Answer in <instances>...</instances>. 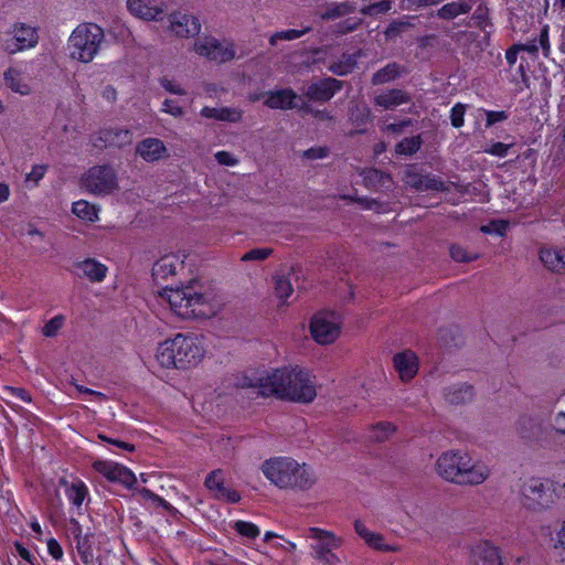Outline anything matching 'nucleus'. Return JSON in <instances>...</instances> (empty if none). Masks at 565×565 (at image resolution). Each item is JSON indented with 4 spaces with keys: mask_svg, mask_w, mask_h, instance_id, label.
<instances>
[{
    "mask_svg": "<svg viewBox=\"0 0 565 565\" xmlns=\"http://www.w3.org/2000/svg\"><path fill=\"white\" fill-rule=\"evenodd\" d=\"M242 387L258 388L262 396H276L296 403H311L316 396L313 377L305 369L284 366L257 377L244 376Z\"/></svg>",
    "mask_w": 565,
    "mask_h": 565,
    "instance_id": "nucleus-1",
    "label": "nucleus"
},
{
    "mask_svg": "<svg viewBox=\"0 0 565 565\" xmlns=\"http://www.w3.org/2000/svg\"><path fill=\"white\" fill-rule=\"evenodd\" d=\"M436 473L444 480L459 486H479L490 477V468L482 461H475L461 450L443 452L435 463Z\"/></svg>",
    "mask_w": 565,
    "mask_h": 565,
    "instance_id": "nucleus-2",
    "label": "nucleus"
},
{
    "mask_svg": "<svg viewBox=\"0 0 565 565\" xmlns=\"http://www.w3.org/2000/svg\"><path fill=\"white\" fill-rule=\"evenodd\" d=\"M262 472L280 489L308 490L316 483V476L306 463L290 457H274L265 460Z\"/></svg>",
    "mask_w": 565,
    "mask_h": 565,
    "instance_id": "nucleus-3",
    "label": "nucleus"
},
{
    "mask_svg": "<svg viewBox=\"0 0 565 565\" xmlns=\"http://www.w3.org/2000/svg\"><path fill=\"white\" fill-rule=\"evenodd\" d=\"M204 355V349L196 335L178 333L159 344L157 360L161 366L188 369L196 365Z\"/></svg>",
    "mask_w": 565,
    "mask_h": 565,
    "instance_id": "nucleus-4",
    "label": "nucleus"
},
{
    "mask_svg": "<svg viewBox=\"0 0 565 565\" xmlns=\"http://www.w3.org/2000/svg\"><path fill=\"white\" fill-rule=\"evenodd\" d=\"M106 43L104 29L93 22L79 23L67 40L68 56L73 61L88 64L99 54Z\"/></svg>",
    "mask_w": 565,
    "mask_h": 565,
    "instance_id": "nucleus-5",
    "label": "nucleus"
},
{
    "mask_svg": "<svg viewBox=\"0 0 565 565\" xmlns=\"http://www.w3.org/2000/svg\"><path fill=\"white\" fill-rule=\"evenodd\" d=\"M161 297L169 302L171 310L183 319L204 315L201 307L207 302L206 296L198 291L194 285L164 288Z\"/></svg>",
    "mask_w": 565,
    "mask_h": 565,
    "instance_id": "nucleus-6",
    "label": "nucleus"
},
{
    "mask_svg": "<svg viewBox=\"0 0 565 565\" xmlns=\"http://www.w3.org/2000/svg\"><path fill=\"white\" fill-rule=\"evenodd\" d=\"M520 502L526 510L540 512L555 503V490L548 480L531 477L520 486Z\"/></svg>",
    "mask_w": 565,
    "mask_h": 565,
    "instance_id": "nucleus-7",
    "label": "nucleus"
},
{
    "mask_svg": "<svg viewBox=\"0 0 565 565\" xmlns=\"http://www.w3.org/2000/svg\"><path fill=\"white\" fill-rule=\"evenodd\" d=\"M308 536L315 541L311 544L312 556L323 565H339L340 558L333 553L339 548L342 540L334 533L319 527H309Z\"/></svg>",
    "mask_w": 565,
    "mask_h": 565,
    "instance_id": "nucleus-8",
    "label": "nucleus"
},
{
    "mask_svg": "<svg viewBox=\"0 0 565 565\" xmlns=\"http://www.w3.org/2000/svg\"><path fill=\"white\" fill-rule=\"evenodd\" d=\"M82 186L95 195H107L118 188V180L113 167L103 164L88 169L81 179Z\"/></svg>",
    "mask_w": 565,
    "mask_h": 565,
    "instance_id": "nucleus-9",
    "label": "nucleus"
},
{
    "mask_svg": "<svg viewBox=\"0 0 565 565\" xmlns=\"http://www.w3.org/2000/svg\"><path fill=\"white\" fill-rule=\"evenodd\" d=\"M312 338L319 344H329L340 334L339 316L334 312H320L313 316L310 322Z\"/></svg>",
    "mask_w": 565,
    "mask_h": 565,
    "instance_id": "nucleus-10",
    "label": "nucleus"
},
{
    "mask_svg": "<svg viewBox=\"0 0 565 565\" xmlns=\"http://www.w3.org/2000/svg\"><path fill=\"white\" fill-rule=\"evenodd\" d=\"M193 51L210 61L225 63L234 58L232 44L220 42L213 36L199 38L193 44Z\"/></svg>",
    "mask_w": 565,
    "mask_h": 565,
    "instance_id": "nucleus-11",
    "label": "nucleus"
},
{
    "mask_svg": "<svg viewBox=\"0 0 565 565\" xmlns=\"http://www.w3.org/2000/svg\"><path fill=\"white\" fill-rule=\"evenodd\" d=\"M10 34L12 39L3 41L2 47L9 54L34 47L39 42L38 30L26 23H14Z\"/></svg>",
    "mask_w": 565,
    "mask_h": 565,
    "instance_id": "nucleus-12",
    "label": "nucleus"
},
{
    "mask_svg": "<svg viewBox=\"0 0 565 565\" xmlns=\"http://www.w3.org/2000/svg\"><path fill=\"white\" fill-rule=\"evenodd\" d=\"M93 146L98 149L107 147L121 148L132 142V134L124 128L100 129L92 139Z\"/></svg>",
    "mask_w": 565,
    "mask_h": 565,
    "instance_id": "nucleus-13",
    "label": "nucleus"
},
{
    "mask_svg": "<svg viewBox=\"0 0 565 565\" xmlns=\"http://www.w3.org/2000/svg\"><path fill=\"white\" fill-rule=\"evenodd\" d=\"M94 469L107 478L131 488L136 482V476L128 468L111 461L97 460L93 463Z\"/></svg>",
    "mask_w": 565,
    "mask_h": 565,
    "instance_id": "nucleus-14",
    "label": "nucleus"
},
{
    "mask_svg": "<svg viewBox=\"0 0 565 565\" xmlns=\"http://www.w3.org/2000/svg\"><path fill=\"white\" fill-rule=\"evenodd\" d=\"M171 32L182 39L193 38L201 32L200 20L192 14L174 12L169 15Z\"/></svg>",
    "mask_w": 565,
    "mask_h": 565,
    "instance_id": "nucleus-15",
    "label": "nucleus"
},
{
    "mask_svg": "<svg viewBox=\"0 0 565 565\" xmlns=\"http://www.w3.org/2000/svg\"><path fill=\"white\" fill-rule=\"evenodd\" d=\"M404 182L416 191H449L450 188L440 178L431 174H422L414 170L405 172Z\"/></svg>",
    "mask_w": 565,
    "mask_h": 565,
    "instance_id": "nucleus-16",
    "label": "nucleus"
},
{
    "mask_svg": "<svg viewBox=\"0 0 565 565\" xmlns=\"http://www.w3.org/2000/svg\"><path fill=\"white\" fill-rule=\"evenodd\" d=\"M343 86V82L335 79L333 77H328L320 79L318 82L311 83L305 93V96L315 102H328L330 100L337 92H339Z\"/></svg>",
    "mask_w": 565,
    "mask_h": 565,
    "instance_id": "nucleus-17",
    "label": "nucleus"
},
{
    "mask_svg": "<svg viewBox=\"0 0 565 565\" xmlns=\"http://www.w3.org/2000/svg\"><path fill=\"white\" fill-rule=\"evenodd\" d=\"M205 487L213 492L218 500L236 503L241 500L237 491L225 487L223 471L217 469L207 475L204 481Z\"/></svg>",
    "mask_w": 565,
    "mask_h": 565,
    "instance_id": "nucleus-18",
    "label": "nucleus"
},
{
    "mask_svg": "<svg viewBox=\"0 0 565 565\" xmlns=\"http://www.w3.org/2000/svg\"><path fill=\"white\" fill-rule=\"evenodd\" d=\"M127 7L135 17L147 21L156 20L164 11L162 0H127Z\"/></svg>",
    "mask_w": 565,
    "mask_h": 565,
    "instance_id": "nucleus-19",
    "label": "nucleus"
},
{
    "mask_svg": "<svg viewBox=\"0 0 565 565\" xmlns=\"http://www.w3.org/2000/svg\"><path fill=\"white\" fill-rule=\"evenodd\" d=\"M75 274L85 277L92 282H100L107 274V267L94 258H86L74 263Z\"/></svg>",
    "mask_w": 565,
    "mask_h": 565,
    "instance_id": "nucleus-20",
    "label": "nucleus"
},
{
    "mask_svg": "<svg viewBox=\"0 0 565 565\" xmlns=\"http://www.w3.org/2000/svg\"><path fill=\"white\" fill-rule=\"evenodd\" d=\"M264 104L271 109L297 108V94L291 88H284L275 92H267Z\"/></svg>",
    "mask_w": 565,
    "mask_h": 565,
    "instance_id": "nucleus-21",
    "label": "nucleus"
},
{
    "mask_svg": "<svg viewBox=\"0 0 565 565\" xmlns=\"http://www.w3.org/2000/svg\"><path fill=\"white\" fill-rule=\"evenodd\" d=\"M475 565H502L498 548L489 542H479L471 548Z\"/></svg>",
    "mask_w": 565,
    "mask_h": 565,
    "instance_id": "nucleus-22",
    "label": "nucleus"
},
{
    "mask_svg": "<svg viewBox=\"0 0 565 565\" xmlns=\"http://www.w3.org/2000/svg\"><path fill=\"white\" fill-rule=\"evenodd\" d=\"M354 530L356 534L364 540V542L372 548L381 552H397L399 548L395 545H390L384 542V537L380 533L370 531L365 524L356 520L354 522Z\"/></svg>",
    "mask_w": 565,
    "mask_h": 565,
    "instance_id": "nucleus-23",
    "label": "nucleus"
},
{
    "mask_svg": "<svg viewBox=\"0 0 565 565\" xmlns=\"http://www.w3.org/2000/svg\"><path fill=\"white\" fill-rule=\"evenodd\" d=\"M184 260L177 254L162 256L152 267V276L156 279H167L182 268Z\"/></svg>",
    "mask_w": 565,
    "mask_h": 565,
    "instance_id": "nucleus-24",
    "label": "nucleus"
},
{
    "mask_svg": "<svg viewBox=\"0 0 565 565\" xmlns=\"http://www.w3.org/2000/svg\"><path fill=\"white\" fill-rule=\"evenodd\" d=\"M394 367L403 381H409L418 371L417 356L412 351H404L394 355Z\"/></svg>",
    "mask_w": 565,
    "mask_h": 565,
    "instance_id": "nucleus-25",
    "label": "nucleus"
},
{
    "mask_svg": "<svg viewBox=\"0 0 565 565\" xmlns=\"http://www.w3.org/2000/svg\"><path fill=\"white\" fill-rule=\"evenodd\" d=\"M200 115L204 118L236 124L243 118V110L237 107H203Z\"/></svg>",
    "mask_w": 565,
    "mask_h": 565,
    "instance_id": "nucleus-26",
    "label": "nucleus"
},
{
    "mask_svg": "<svg viewBox=\"0 0 565 565\" xmlns=\"http://www.w3.org/2000/svg\"><path fill=\"white\" fill-rule=\"evenodd\" d=\"M473 387L466 383L454 384L445 388V401L451 405H463L473 399Z\"/></svg>",
    "mask_w": 565,
    "mask_h": 565,
    "instance_id": "nucleus-27",
    "label": "nucleus"
},
{
    "mask_svg": "<svg viewBox=\"0 0 565 565\" xmlns=\"http://www.w3.org/2000/svg\"><path fill=\"white\" fill-rule=\"evenodd\" d=\"M136 151L143 160L153 162L162 158L166 147L160 139L147 138L137 145Z\"/></svg>",
    "mask_w": 565,
    "mask_h": 565,
    "instance_id": "nucleus-28",
    "label": "nucleus"
},
{
    "mask_svg": "<svg viewBox=\"0 0 565 565\" xmlns=\"http://www.w3.org/2000/svg\"><path fill=\"white\" fill-rule=\"evenodd\" d=\"M60 484L64 487L65 495L71 503L75 508L81 509L84 500L88 497V489L86 484L79 479H75L70 482L65 478L60 480Z\"/></svg>",
    "mask_w": 565,
    "mask_h": 565,
    "instance_id": "nucleus-29",
    "label": "nucleus"
},
{
    "mask_svg": "<svg viewBox=\"0 0 565 565\" xmlns=\"http://www.w3.org/2000/svg\"><path fill=\"white\" fill-rule=\"evenodd\" d=\"M411 102V96L397 88L390 89L374 97V105L384 109H394L399 105Z\"/></svg>",
    "mask_w": 565,
    "mask_h": 565,
    "instance_id": "nucleus-30",
    "label": "nucleus"
},
{
    "mask_svg": "<svg viewBox=\"0 0 565 565\" xmlns=\"http://www.w3.org/2000/svg\"><path fill=\"white\" fill-rule=\"evenodd\" d=\"M3 81L12 92L21 96L31 94V86L24 79L22 72L15 67H9L3 73Z\"/></svg>",
    "mask_w": 565,
    "mask_h": 565,
    "instance_id": "nucleus-31",
    "label": "nucleus"
},
{
    "mask_svg": "<svg viewBox=\"0 0 565 565\" xmlns=\"http://www.w3.org/2000/svg\"><path fill=\"white\" fill-rule=\"evenodd\" d=\"M404 73H407L405 66L396 62H392L375 72L372 75L371 82L373 85H383L398 78Z\"/></svg>",
    "mask_w": 565,
    "mask_h": 565,
    "instance_id": "nucleus-32",
    "label": "nucleus"
},
{
    "mask_svg": "<svg viewBox=\"0 0 565 565\" xmlns=\"http://www.w3.org/2000/svg\"><path fill=\"white\" fill-rule=\"evenodd\" d=\"M562 249L552 248V247H541L539 250V258L543 266L556 274H563V265H562Z\"/></svg>",
    "mask_w": 565,
    "mask_h": 565,
    "instance_id": "nucleus-33",
    "label": "nucleus"
},
{
    "mask_svg": "<svg viewBox=\"0 0 565 565\" xmlns=\"http://www.w3.org/2000/svg\"><path fill=\"white\" fill-rule=\"evenodd\" d=\"M93 534L87 532L84 536L73 541L79 558L84 565H96V558L92 548Z\"/></svg>",
    "mask_w": 565,
    "mask_h": 565,
    "instance_id": "nucleus-34",
    "label": "nucleus"
},
{
    "mask_svg": "<svg viewBox=\"0 0 565 565\" xmlns=\"http://www.w3.org/2000/svg\"><path fill=\"white\" fill-rule=\"evenodd\" d=\"M472 6L466 1H454L444 4L437 12V15L440 19L451 20L457 18L460 14L468 13L471 10Z\"/></svg>",
    "mask_w": 565,
    "mask_h": 565,
    "instance_id": "nucleus-35",
    "label": "nucleus"
},
{
    "mask_svg": "<svg viewBox=\"0 0 565 565\" xmlns=\"http://www.w3.org/2000/svg\"><path fill=\"white\" fill-rule=\"evenodd\" d=\"M72 212L79 218L85 221L97 220V209L95 205L89 204L87 201L81 200L73 203Z\"/></svg>",
    "mask_w": 565,
    "mask_h": 565,
    "instance_id": "nucleus-36",
    "label": "nucleus"
},
{
    "mask_svg": "<svg viewBox=\"0 0 565 565\" xmlns=\"http://www.w3.org/2000/svg\"><path fill=\"white\" fill-rule=\"evenodd\" d=\"M275 294L277 298L286 301V299L292 294L294 288L290 280L284 275L274 276Z\"/></svg>",
    "mask_w": 565,
    "mask_h": 565,
    "instance_id": "nucleus-37",
    "label": "nucleus"
},
{
    "mask_svg": "<svg viewBox=\"0 0 565 565\" xmlns=\"http://www.w3.org/2000/svg\"><path fill=\"white\" fill-rule=\"evenodd\" d=\"M355 63L353 56L344 55L340 61L331 63L328 70L338 76H344L353 71Z\"/></svg>",
    "mask_w": 565,
    "mask_h": 565,
    "instance_id": "nucleus-38",
    "label": "nucleus"
},
{
    "mask_svg": "<svg viewBox=\"0 0 565 565\" xmlns=\"http://www.w3.org/2000/svg\"><path fill=\"white\" fill-rule=\"evenodd\" d=\"M422 146L420 136L404 138L396 145V152L398 154L411 156L419 150Z\"/></svg>",
    "mask_w": 565,
    "mask_h": 565,
    "instance_id": "nucleus-39",
    "label": "nucleus"
},
{
    "mask_svg": "<svg viewBox=\"0 0 565 565\" xmlns=\"http://www.w3.org/2000/svg\"><path fill=\"white\" fill-rule=\"evenodd\" d=\"M310 31V28H305L302 30H284V31H277L269 38L270 45H276L278 41H294L296 39L301 38L307 32Z\"/></svg>",
    "mask_w": 565,
    "mask_h": 565,
    "instance_id": "nucleus-40",
    "label": "nucleus"
},
{
    "mask_svg": "<svg viewBox=\"0 0 565 565\" xmlns=\"http://www.w3.org/2000/svg\"><path fill=\"white\" fill-rule=\"evenodd\" d=\"M393 2L391 0H381L379 2L371 3L361 8L360 12L366 17H377L385 14L392 9Z\"/></svg>",
    "mask_w": 565,
    "mask_h": 565,
    "instance_id": "nucleus-41",
    "label": "nucleus"
},
{
    "mask_svg": "<svg viewBox=\"0 0 565 565\" xmlns=\"http://www.w3.org/2000/svg\"><path fill=\"white\" fill-rule=\"evenodd\" d=\"M395 426L392 423L388 422H381L377 423L372 427V435L371 438H373L376 441H383L387 439L390 436H392L395 431Z\"/></svg>",
    "mask_w": 565,
    "mask_h": 565,
    "instance_id": "nucleus-42",
    "label": "nucleus"
},
{
    "mask_svg": "<svg viewBox=\"0 0 565 565\" xmlns=\"http://www.w3.org/2000/svg\"><path fill=\"white\" fill-rule=\"evenodd\" d=\"M65 320V316L63 315L54 316L42 328L43 335L46 338H54L57 335L60 330L64 327Z\"/></svg>",
    "mask_w": 565,
    "mask_h": 565,
    "instance_id": "nucleus-43",
    "label": "nucleus"
},
{
    "mask_svg": "<svg viewBox=\"0 0 565 565\" xmlns=\"http://www.w3.org/2000/svg\"><path fill=\"white\" fill-rule=\"evenodd\" d=\"M450 256L455 262L459 263H470L479 257L477 253L468 252L460 245H451Z\"/></svg>",
    "mask_w": 565,
    "mask_h": 565,
    "instance_id": "nucleus-44",
    "label": "nucleus"
},
{
    "mask_svg": "<svg viewBox=\"0 0 565 565\" xmlns=\"http://www.w3.org/2000/svg\"><path fill=\"white\" fill-rule=\"evenodd\" d=\"M364 180L370 185H384L386 182L391 181V177L381 170L370 169L364 172Z\"/></svg>",
    "mask_w": 565,
    "mask_h": 565,
    "instance_id": "nucleus-45",
    "label": "nucleus"
},
{
    "mask_svg": "<svg viewBox=\"0 0 565 565\" xmlns=\"http://www.w3.org/2000/svg\"><path fill=\"white\" fill-rule=\"evenodd\" d=\"M0 396L7 404H10V402H9L10 396H17L26 403L31 402V396L24 388L3 386L1 390Z\"/></svg>",
    "mask_w": 565,
    "mask_h": 565,
    "instance_id": "nucleus-46",
    "label": "nucleus"
},
{
    "mask_svg": "<svg viewBox=\"0 0 565 565\" xmlns=\"http://www.w3.org/2000/svg\"><path fill=\"white\" fill-rule=\"evenodd\" d=\"M273 248H254L246 252L242 257V262H252V260H264L268 258L273 254Z\"/></svg>",
    "mask_w": 565,
    "mask_h": 565,
    "instance_id": "nucleus-47",
    "label": "nucleus"
},
{
    "mask_svg": "<svg viewBox=\"0 0 565 565\" xmlns=\"http://www.w3.org/2000/svg\"><path fill=\"white\" fill-rule=\"evenodd\" d=\"M466 105L457 103L450 110V121L455 128H460L465 122Z\"/></svg>",
    "mask_w": 565,
    "mask_h": 565,
    "instance_id": "nucleus-48",
    "label": "nucleus"
},
{
    "mask_svg": "<svg viewBox=\"0 0 565 565\" xmlns=\"http://www.w3.org/2000/svg\"><path fill=\"white\" fill-rule=\"evenodd\" d=\"M234 527L239 534L249 539H255L259 535V529L250 522L237 521Z\"/></svg>",
    "mask_w": 565,
    "mask_h": 565,
    "instance_id": "nucleus-49",
    "label": "nucleus"
},
{
    "mask_svg": "<svg viewBox=\"0 0 565 565\" xmlns=\"http://www.w3.org/2000/svg\"><path fill=\"white\" fill-rule=\"evenodd\" d=\"M370 109L366 106H355L350 111V118L359 125L365 124L370 118Z\"/></svg>",
    "mask_w": 565,
    "mask_h": 565,
    "instance_id": "nucleus-50",
    "label": "nucleus"
},
{
    "mask_svg": "<svg viewBox=\"0 0 565 565\" xmlns=\"http://www.w3.org/2000/svg\"><path fill=\"white\" fill-rule=\"evenodd\" d=\"M66 533L72 541H75L85 535V533H83L81 523L74 518L70 520Z\"/></svg>",
    "mask_w": 565,
    "mask_h": 565,
    "instance_id": "nucleus-51",
    "label": "nucleus"
},
{
    "mask_svg": "<svg viewBox=\"0 0 565 565\" xmlns=\"http://www.w3.org/2000/svg\"><path fill=\"white\" fill-rule=\"evenodd\" d=\"M214 157L222 166L234 167L238 163V160L228 151H217Z\"/></svg>",
    "mask_w": 565,
    "mask_h": 565,
    "instance_id": "nucleus-52",
    "label": "nucleus"
},
{
    "mask_svg": "<svg viewBox=\"0 0 565 565\" xmlns=\"http://www.w3.org/2000/svg\"><path fill=\"white\" fill-rule=\"evenodd\" d=\"M329 149L327 147H315L307 149L303 152V157L309 160L323 159L328 156Z\"/></svg>",
    "mask_w": 565,
    "mask_h": 565,
    "instance_id": "nucleus-53",
    "label": "nucleus"
},
{
    "mask_svg": "<svg viewBox=\"0 0 565 565\" xmlns=\"http://www.w3.org/2000/svg\"><path fill=\"white\" fill-rule=\"evenodd\" d=\"M484 113L487 117V127H491L497 122L508 119V114L505 111L484 110Z\"/></svg>",
    "mask_w": 565,
    "mask_h": 565,
    "instance_id": "nucleus-54",
    "label": "nucleus"
},
{
    "mask_svg": "<svg viewBox=\"0 0 565 565\" xmlns=\"http://www.w3.org/2000/svg\"><path fill=\"white\" fill-rule=\"evenodd\" d=\"M161 86L169 93L175 94V95H185V90L181 88L180 85H178L174 81L169 78H162L160 81Z\"/></svg>",
    "mask_w": 565,
    "mask_h": 565,
    "instance_id": "nucleus-55",
    "label": "nucleus"
},
{
    "mask_svg": "<svg viewBox=\"0 0 565 565\" xmlns=\"http://www.w3.org/2000/svg\"><path fill=\"white\" fill-rule=\"evenodd\" d=\"M47 551L50 555L56 559L60 561L63 557V550L60 543L55 539H50L47 541Z\"/></svg>",
    "mask_w": 565,
    "mask_h": 565,
    "instance_id": "nucleus-56",
    "label": "nucleus"
},
{
    "mask_svg": "<svg viewBox=\"0 0 565 565\" xmlns=\"http://www.w3.org/2000/svg\"><path fill=\"white\" fill-rule=\"evenodd\" d=\"M162 110L168 113L174 117H180L183 115V109L178 106L173 100L166 99L162 104Z\"/></svg>",
    "mask_w": 565,
    "mask_h": 565,
    "instance_id": "nucleus-57",
    "label": "nucleus"
},
{
    "mask_svg": "<svg viewBox=\"0 0 565 565\" xmlns=\"http://www.w3.org/2000/svg\"><path fill=\"white\" fill-rule=\"evenodd\" d=\"M98 438L104 440V441H106V443H108V444L115 445V446H117L120 449H124V450H127V451H134L135 450V446L132 444H128L126 441H121V440H118V439H113V438H109V437H107L106 435H103V434H99Z\"/></svg>",
    "mask_w": 565,
    "mask_h": 565,
    "instance_id": "nucleus-58",
    "label": "nucleus"
},
{
    "mask_svg": "<svg viewBox=\"0 0 565 565\" xmlns=\"http://www.w3.org/2000/svg\"><path fill=\"white\" fill-rule=\"evenodd\" d=\"M510 145L503 143V142H494L487 152L493 156L498 157H505L508 153V150L510 149Z\"/></svg>",
    "mask_w": 565,
    "mask_h": 565,
    "instance_id": "nucleus-59",
    "label": "nucleus"
},
{
    "mask_svg": "<svg viewBox=\"0 0 565 565\" xmlns=\"http://www.w3.org/2000/svg\"><path fill=\"white\" fill-rule=\"evenodd\" d=\"M46 172V166H33L30 173L26 175V180L34 181L35 183L41 180Z\"/></svg>",
    "mask_w": 565,
    "mask_h": 565,
    "instance_id": "nucleus-60",
    "label": "nucleus"
},
{
    "mask_svg": "<svg viewBox=\"0 0 565 565\" xmlns=\"http://www.w3.org/2000/svg\"><path fill=\"white\" fill-rule=\"evenodd\" d=\"M14 547H15V551L17 553L19 554V556L21 558H23L24 561H26L28 563H30L31 565H34V557L32 556V554L29 552L28 548H25L22 544L20 543H15L14 544Z\"/></svg>",
    "mask_w": 565,
    "mask_h": 565,
    "instance_id": "nucleus-61",
    "label": "nucleus"
},
{
    "mask_svg": "<svg viewBox=\"0 0 565 565\" xmlns=\"http://www.w3.org/2000/svg\"><path fill=\"white\" fill-rule=\"evenodd\" d=\"M537 44L545 52H547L550 50L548 26L547 25H544L542 28L541 33H540V38H539V41H537Z\"/></svg>",
    "mask_w": 565,
    "mask_h": 565,
    "instance_id": "nucleus-62",
    "label": "nucleus"
},
{
    "mask_svg": "<svg viewBox=\"0 0 565 565\" xmlns=\"http://www.w3.org/2000/svg\"><path fill=\"white\" fill-rule=\"evenodd\" d=\"M349 12V4L348 3H340L335 8L328 11L327 17L328 18H338L341 15H344Z\"/></svg>",
    "mask_w": 565,
    "mask_h": 565,
    "instance_id": "nucleus-63",
    "label": "nucleus"
},
{
    "mask_svg": "<svg viewBox=\"0 0 565 565\" xmlns=\"http://www.w3.org/2000/svg\"><path fill=\"white\" fill-rule=\"evenodd\" d=\"M554 428L557 433L565 435V413L559 412L554 418Z\"/></svg>",
    "mask_w": 565,
    "mask_h": 565,
    "instance_id": "nucleus-64",
    "label": "nucleus"
}]
</instances>
